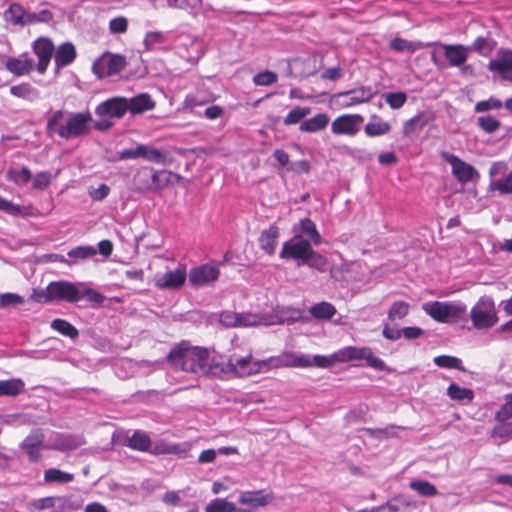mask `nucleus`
<instances>
[{
    "label": "nucleus",
    "instance_id": "f257e3e1",
    "mask_svg": "<svg viewBox=\"0 0 512 512\" xmlns=\"http://www.w3.org/2000/svg\"><path fill=\"white\" fill-rule=\"evenodd\" d=\"M167 360L173 368L197 376H221L225 370L214 351L193 346L187 341L176 344L168 353Z\"/></svg>",
    "mask_w": 512,
    "mask_h": 512
},
{
    "label": "nucleus",
    "instance_id": "f03ea898",
    "mask_svg": "<svg viewBox=\"0 0 512 512\" xmlns=\"http://www.w3.org/2000/svg\"><path fill=\"white\" fill-rule=\"evenodd\" d=\"M91 122L92 114L89 110L76 113L57 110L47 119L46 131L51 137L58 135L62 139L70 140L87 135Z\"/></svg>",
    "mask_w": 512,
    "mask_h": 512
},
{
    "label": "nucleus",
    "instance_id": "7ed1b4c3",
    "mask_svg": "<svg viewBox=\"0 0 512 512\" xmlns=\"http://www.w3.org/2000/svg\"><path fill=\"white\" fill-rule=\"evenodd\" d=\"M317 360L319 361L317 363V367L319 368H328L335 363L365 360L367 366L375 370L384 371L387 369L385 362L374 355L372 349L369 347L347 346L337 350L331 355H320Z\"/></svg>",
    "mask_w": 512,
    "mask_h": 512
},
{
    "label": "nucleus",
    "instance_id": "20e7f679",
    "mask_svg": "<svg viewBox=\"0 0 512 512\" xmlns=\"http://www.w3.org/2000/svg\"><path fill=\"white\" fill-rule=\"evenodd\" d=\"M82 444L81 439L57 435V442L45 445L41 430H34L21 443V448L27 453L29 460L36 462L41 458L42 449L71 450Z\"/></svg>",
    "mask_w": 512,
    "mask_h": 512
},
{
    "label": "nucleus",
    "instance_id": "39448f33",
    "mask_svg": "<svg viewBox=\"0 0 512 512\" xmlns=\"http://www.w3.org/2000/svg\"><path fill=\"white\" fill-rule=\"evenodd\" d=\"M299 316V312L291 308L277 307L268 312H240L239 327H260L283 324L289 319Z\"/></svg>",
    "mask_w": 512,
    "mask_h": 512
},
{
    "label": "nucleus",
    "instance_id": "423d86ee",
    "mask_svg": "<svg viewBox=\"0 0 512 512\" xmlns=\"http://www.w3.org/2000/svg\"><path fill=\"white\" fill-rule=\"evenodd\" d=\"M423 311L440 323L458 321L466 312V306L456 302L432 301L422 305Z\"/></svg>",
    "mask_w": 512,
    "mask_h": 512
},
{
    "label": "nucleus",
    "instance_id": "0eeeda50",
    "mask_svg": "<svg viewBox=\"0 0 512 512\" xmlns=\"http://www.w3.org/2000/svg\"><path fill=\"white\" fill-rule=\"evenodd\" d=\"M470 318L474 328L488 329L498 321L497 311L493 299L489 296L481 297L470 311Z\"/></svg>",
    "mask_w": 512,
    "mask_h": 512
},
{
    "label": "nucleus",
    "instance_id": "6e6552de",
    "mask_svg": "<svg viewBox=\"0 0 512 512\" xmlns=\"http://www.w3.org/2000/svg\"><path fill=\"white\" fill-rule=\"evenodd\" d=\"M223 374L231 373L234 376L246 377L259 372L268 370V361L254 360L251 355L244 357H230L228 363L224 365Z\"/></svg>",
    "mask_w": 512,
    "mask_h": 512
},
{
    "label": "nucleus",
    "instance_id": "1a4fd4ad",
    "mask_svg": "<svg viewBox=\"0 0 512 512\" xmlns=\"http://www.w3.org/2000/svg\"><path fill=\"white\" fill-rule=\"evenodd\" d=\"M374 97V92L369 86H361L355 89L338 92L331 96L330 102L339 109H347L367 103Z\"/></svg>",
    "mask_w": 512,
    "mask_h": 512
},
{
    "label": "nucleus",
    "instance_id": "9d476101",
    "mask_svg": "<svg viewBox=\"0 0 512 512\" xmlns=\"http://www.w3.org/2000/svg\"><path fill=\"white\" fill-rule=\"evenodd\" d=\"M320 355L310 356L303 353H296L292 351H286L282 354L266 359L268 361V369L270 367H295V368H308L317 367L319 362L317 359Z\"/></svg>",
    "mask_w": 512,
    "mask_h": 512
},
{
    "label": "nucleus",
    "instance_id": "9b49d317",
    "mask_svg": "<svg viewBox=\"0 0 512 512\" xmlns=\"http://www.w3.org/2000/svg\"><path fill=\"white\" fill-rule=\"evenodd\" d=\"M81 502L72 495L49 496L35 499L32 506L39 511L51 509L53 512H71L81 508Z\"/></svg>",
    "mask_w": 512,
    "mask_h": 512
},
{
    "label": "nucleus",
    "instance_id": "f8f14e48",
    "mask_svg": "<svg viewBox=\"0 0 512 512\" xmlns=\"http://www.w3.org/2000/svg\"><path fill=\"white\" fill-rule=\"evenodd\" d=\"M187 279V270L185 265H178L174 270L164 273H157L154 276V285L159 289L178 290Z\"/></svg>",
    "mask_w": 512,
    "mask_h": 512
},
{
    "label": "nucleus",
    "instance_id": "ddd939ff",
    "mask_svg": "<svg viewBox=\"0 0 512 512\" xmlns=\"http://www.w3.org/2000/svg\"><path fill=\"white\" fill-rule=\"evenodd\" d=\"M125 65V57L107 53L93 63L92 69L98 77L104 78L119 73Z\"/></svg>",
    "mask_w": 512,
    "mask_h": 512
},
{
    "label": "nucleus",
    "instance_id": "4468645a",
    "mask_svg": "<svg viewBox=\"0 0 512 512\" xmlns=\"http://www.w3.org/2000/svg\"><path fill=\"white\" fill-rule=\"evenodd\" d=\"M441 157L450 164L452 175L459 182L467 183L479 177L477 170L472 165L461 160L458 156L448 152H442Z\"/></svg>",
    "mask_w": 512,
    "mask_h": 512
},
{
    "label": "nucleus",
    "instance_id": "2eb2a0df",
    "mask_svg": "<svg viewBox=\"0 0 512 512\" xmlns=\"http://www.w3.org/2000/svg\"><path fill=\"white\" fill-rule=\"evenodd\" d=\"M364 117L360 114H343L335 118L331 123V132L334 135H346L353 137L358 134Z\"/></svg>",
    "mask_w": 512,
    "mask_h": 512
},
{
    "label": "nucleus",
    "instance_id": "dca6fc26",
    "mask_svg": "<svg viewBox=\"0 0 512 512\" xmlns=\"http://www.w3.org/2000/svg\"><path fill=\"white\" fill-rule=\"evenodd\" d=\"M507 171V164L499 161L494 162L489 169V176L491 181L489 187L493 191H498L501 194H512V170L501 178H496L500 174Z\"/></svg>",
    "mask_w": 512,
    "mask_h": 512
},
{
    "label": "nucleus",
    "instance_id": "f3484780",
    "mask_svg": "<svg viewBox=\"0 0 512 512\" xmlns=\"http://www.w3.org/2000/svg\"><path fill=\"white\" fill-rule=\"evenodd\" d=\"M274 499L272 493L265 490L242 491L239 494L238 501L246 509H238V512H254L256 509L265 507Z\"/></svg>",
    "mask_w": 512,
    "mask_h": 512
},
{
    "label": "nucleus",
    "instance_id": "a211bd4d",
    "mask_svg": "<svg viewBox=\"0 0 512 512\" xmlns=\"http://www.w3.org/2000/svg\"><path fill=\"white\" fill-rule=\"evenodd\" d=\"M311 251L312 244H310L309 241L295 239L294 237L283 244L279 256L282 259L300 260L304 263L309 254L311 255Z\"/></svg>",
    "mask_w": 512,
    "mask_h": 512
},
{
    "label": "nucleus",
    "instance_id": "6ab92c4d",
    "mask_svg": "<svg viewBox=\"0 0 512 512\" xmlns=\"http://www.w3.org/2000/svg\"><path fill=\"white\" fill-rule=\"evenodd\" d=\"M50 290L53 302L66 301L70 303L80 300V292L78 291V283L69 281H53L50 283Z\"/></svg>",
    "mask_w": 512,
    "mask_h": 512
},
{
    "label": "nucleus",
    "instance_id": "aec40b11",
    "mask_svg": "<svg viewBox=\"0 0 512 512\" xmlns=\"http://www.w3.org/2000/svg\"><path fill=\"white\" fill-rule=\"evenodd\" d=\"M172 177H175V174L170 171H148L143 169L138 172V179L145 178L147 183L140 185L138 191L145 192L162 189L171 181Z\"/></svg>",
    "mask_w": 512,
    "mask_h": 512
},
{
    "label": "nucleus",
    "instance_id": "412c9836",
    "mask_svg": "<svg viewBox=\"0 0 512 512\" xmlns=\"http://www.w3.org/2000/svg\"><path fill=\"white\" fill-rule=\"evenodd\" d=\"M488 69L503 80L512 81V50L500 49L496 57L489 61Z\"/></svg>",
    "mask_w": 512,
    "mask_h": 512
},
{
    "label": "nucleus",
    "instance_id": "4be33fe9",
    "mask_svg": "<svg viewBox=\"0 0 512 512\" xmlns=\"http://www.w3.org/2000/svg\"><path fill=\"white\" fill-rule=\"evenodd\" d=\"M219 273L217 266L204 264L190 269L187 277L192 286L200 287L216 281Z\"/></svg>",
    "mask_w": 512,
    "mask_h": 512
},
{
    "label": "nucleus",
    "instance_id": "5701e85b",
    "mask_svg": "<svg viewBox=\"0 0 512 512\" xmlns=\"http://www.w3.org/2000/svg\"><path fill=\"white\" fill-rule=\"evenodd\" d=\"M126 112L128 110L125 97L110 98L100 103L95 109L99 117L121 118Z\"/></svg>",
    "mask_w": 512,
    "mask_h": 512
},
{
    "label": "nucleus",
    "instance_id": "b1692460",
    "mask_svg": "<svg viewBox=\"0 0 512 512\" xmlns=\"http://www.w3.org/2000/svg\"><path fill=\"white\" fill-rule=\"evenodd\" d=\"M293 234L295 239L309 241L312 245H319L322 242V237L317 231L315 223L309 218H305L299 221L293 226Z\"/></svg>",
    "mask_w": 512,
    "mask_h": 512
},
{
    "label": "nucleus",
    "instance_id": "393cba45",
    "mask_svg": "<svg viewBox=\"0 0 512 512\" xmlns=\"http://www.w3.org/2000/svg\"><path fill=\"white\" fill-rule=\"evenodd\" d=\"M33 51L38 57L37 71L44 74L52 58L54 46L49 39L39 38L33 44Z\"/></svg>",
    "mask_w": 512,
    "mask_h": 512
},
{
    "label": "nucleus",
    "instance_id": "a878e982",
    "mask_svg": "<svg viewBox=\"0 0 512 512\" xmlns=\"http://www.w3.org/2000/svg\"><path fill=\"white\" fill-rule=\"evenodd\" d=\"M440 46L449 65L452 67L463 65L471 53V48L461 44H440Z\"/></svg>",
    "mask_w": 512,
    "mask_h": 512
},
{
    "label": "nucleus",
    "instance_id": "bb28decb",
    "mask_svg": "<svg viewBox=\"0 0 512 512\" xmlns=\"http://www.w3.org/2000/svg\"><path fill=\"white\" fill-rule=\"evenodd\" d=\"M6 69L15 76L29 74L34 69V60L23 53L18 57H10L5 62Z\"/></svg>",
    "mask_w": 512,
    "mask_h": 512
},
{
    "label": "nucleus",
    "instance_id": "cd10ccee",
    "mask_svg": "<svg viewBox=\"0 0 512 512\" xmlns=\"http://www.w3.org/2000/svg\"><path fill=\"white\" fill-rule=\"evenodd\" d=\"M127 110L131 114H141L155 108V102L148 93H140L132 98H126Z\"/></svg>",
    "mask_w": 512,
    "mask_h": 512
},
{
    "label": "nucleus",
    "instance_id": "c85d7f7f",
    "mask_svg": "<svg viewBox=\"0 0 512 512\" xmlns=\"http://www.w3.org/2000/svg\"><path fill=\"white\" fill-rule=\"evenodd\" d=\"M330 122L326 113H318L315 116L305 119L300 123L299 130L304 133H316L324 130Z\"/></svg>",
    "mask_w": 512,
    "mask_h": 512
},
{
    "label": "nucleus",
    "instance_id": "c756f323",
    "mask_svg": "<svg viewBox=\"0 0 512 512\" xmlns=\"http://www.w3.org/2000/svg\"><path fill=\"white\" fill-rule=\"evenodd\" d=\"M390 130L391 125L376 114L370 117L368 123L364 127V132L368 137L386 135Z\"/></svg>",
    "mask_w": 512,
    "mask_h": 512
},
{
    "label": "nucleus",
    "instance_id": "7c9ffc66",
    "mask_svg": "<svg viewBox=\"0 0 512 512\" xmlns=\"http://www.w3.org/2000/svg\"><path fill=\"white\" fill-rule=\"evenodd\" d=\"M279 237V230L276 226H270L264 230L259 237V244L263 251L267 254H274Z\"/></svg>",
    "mask_w": 512,
    "mask_h": 512
},
{
    "label": "nucleus",
    "instance_id": "2f4dec72",
    "mask_svg": "<svg viewBox=\"0 0 512 512\" xmlns=\"http://www.w3.org/2000/svg\"><path fill=\"white\" fill-rule=\"evenodd\" d=\"M9 91L13 96L29 102H35L40 98V92L26 82L11 86Z\"/></svg>",
    "mask_w": 512,
    "mask_h": 512
},
{
    "label": "nucleus",
    "instance_id": "473e14b6",
    "mask_svg": "<svg viewBox=\"0 0 512 512\" xmlns=\"http://www.w3.org/2000/svg\"><path fill=\"white\" fill-rule=\"evenodd\" d=\"M168 153L157 149L150 145L140 144V158L156 163L165 164L167 162Z\"/></svg>",
    "mask_w": 512,
    "mask_h": 512
},
{
    "label": "nucleus",
    "instance_id": "72a5a7b5",
    "mask_svg": "<svg viewBox=\"0 0 512 512\" xmlns=\"http://www.w3.org/2000/svg\"><path fill=\"white\" fill-rule=\"evenodd\" d=\"M76 57L75 47L70 43L62 44L55 54V64L58 68L69 65Z\"/></svg>",
    "mask_w": 512,
    "mask_h": 512
},
{
    "label": "nucleus",
    "instance_id": "f704fd0d",
    "mask_svg": "<svg viewBox=\"0 0 512 512\" xmlns=\"http://www.w3.org/2000/svg\"><path fill=\"white\" fill-rule=\"evenodd\" d=\"M151 444L152 442L148 434L140 430L135 431L127 442L128 447L142 452L149 451Z\"/></svg>",
    "mask_w": 512,
    "mask_h": 512
},
{
    "label": "nucleus",
    "instance_id": "c9c22d12",
    "mask_svg": "<svg viewBox=\"0 0 512 512\" xmlns=\"http://www.w3.org/2000/svg\"><path fill=\"white\" fill-rule=\"evenodd\" d=\"M312 317L319 320H330L336 314V308L329 302H320L310 307Z\"/></svg>",
    "mask_w": 512,
    "mask_h": 512
},
{
    "label": "nucleus",
    "instance_id": "e433bc0d",
    "mask_svg": "<svg viewBox=\"0 0 512 512\" xmlns=\"http://www.w3.org/2000/svg\"><path fill=\"white\" fill-rule=\"evenodd\" d=\"M21 379L0 380V396L15 397L24 391Z\"/></svg>",
    "mask_w": 512,
    "mask_h": 512
},
{
    "label": "nucleus",
    "instance_id": "4c0bfd02",
    "mask_svg": "<svg viewBox=\"0 0 512 512\" xmlns=\"http://www.w3.org/2000/svg\"><path fill=\"white\" fill-rule=\"evenodd\" d=\"M26 16L27 12L19 4L10 5V7L4 12L5 20L14 25L25 26Z\"/></svg>",
    "mask_w": 512,
    "mask_h": 512
},
{
    "label": "nucleus",
    "instance_id": "58836bf2",
    "mask_svg": "<svg viewBox=\"0 0 512 512\" xmlns=\"http://www.w3.org/2000/svg\"><path fill=\"white\" fill-rule=\"evenodd\" d=\"M429 120V117L424 113L414 116L404 123L403 134L407 137L411 136L417 131L422 130L428 124Z\"/></svg>",
    "mask_w": 512,
    "mask_h": 512
},
{
    "label": "nucleus",
    "instance_id": "ea45409f",
    "mask_svg": "<svg viewBox=\"0 0 512 512\" xmlns=\"http://www.w3.org/2000/svg\"><path fill=\"white\" fill-rule=\"evenodd\" d=\"M447 395L455 401L459 402H471L474 398L473 390L465 387H461L455 383H452L447 388Z\"/></svg>",
    "mask_w": 512,
    "mask_h": 512
},
{
    "label": "nucleus",
    "instance_id": "a19ab883",
    "mask_svg": "<svg viewBox=\"0 0 512 512\" xmlns=\"http://www.w3.org/2000/svg\"><path fill=\"white\" fill-rule=\"evenodd\" d=\"M410 505L411 502L409 500L400 496L387 502L385 505L373 508L371 512H406Z\"/></svg>",
    "mask_w": 512,
    "mask_h": 512
},
{
    "label": "nucleus",
    "instance_id": "79ce46f5",
    "mask_svg": "<svg viewBox=\"0 0 512 512\" xmlns=\"http://www.w3.org/2000/svg\"><path fill=\"white\" fill-rule=\"evenodd\" d=\"M149 2L156 8L162 9L166 7L171 8H195L200 5V0H149Z\"/></svg>",
    "mask_w": 512,
    "mask_h": 512
},
{
    "label": "nucleus",
    "instance_id": "37998d69",
    "mask_svg": "<svg viewBox=\"0 0 512 512\" xmlns=\"http://www.w3.org/2000/svg\"><path fill=\"white\" fill-rule=\"evenodd\" d=\"M6 179L18 186H23L32 179V174L28 167H22L20 169L10 168L6 172Z\"/></svg>",
    "mask_w": 512,
    "mask_h": 512
},
{
    "label": "nucleus",
    "instance_id": "c03bdc74",
    "mask_svg": "<svg viewBox=\"0 0 512 512\" xmlns=\"http://www.w3.org/2000/svg\"><path fill=\"white\" fill-rule=\"evenodd\" d=\"M188 448L183 447L180 444H171L164 441L158 442L151 453L153 454H177L186 456Z\"/></svg>",
    "mask_w": 512,
    "mask_h": 512
},
{
    "label": "nucleus",
    "instance_id": "a18cd8bd",
    "mask_svg": "<svg viewBox=\"0 0 512 512\" xmlns=\"http://www.w3.org/2000/svg\"><path fill=\"white\" fill-rule=\"evenodd\" d=\"M205 512H238L237 506L224 498H216L205 507Z\"/></svg>",
    "mask_w": 512,
    "mask_h": 512
},
{
    "label": "nucleus",
    "instance_id": "49530a36",
    "mask_svg": "<svg viewBox=\"0 0 512 512\" xmlns=\"http://www.w3.org/2000/svg\"><path fill=\"white\" fill-rule=\"evenodd\" d=\"M410 488L424 497H433L438 491L435 485L425 480H413L409 484Z\"/></svg>",
    "mask_w": 512,
    "mask_h": 512
},
{
    "label": "nucleus",
    "instance_id": "de8ad7c7",
    "mask_svg": "<svg viewBox=\"0 0 512 512\" xmlns=\"http://www.w3.org/2000/svg\"><path fill=\"white\" fill-rule=\"evenodd\" d=\"M51 328L60 334L74 339L78 336V330L68 321L64 319H54L51 322Z\"/></svg>",
    "mask_w": 512,
    "mask_h": 512
},
{
    "label": "nucleus",
    "instance_id": "09e8293b",
    "mask_svg": "<svg viewBox=\"0 0 512 512\" xmlns=\"http://www.w3.org/2000/svg\"><path fill=\"white\" fill-rule=\"evenodd\" d=\"M310 113V107H295L285 116L283 123L286 126L295 125L305 120Z\"/></svg>",
    "mask_w": 512,
    "mask_h": 512
},
{
    "label": "nucleus",
    "instance_id": "8fccbe9b",
    "mask_svg": "<svg viewBox=\"0 0 512 512\" xmlns=\"http://www.w3.org/2000/svg\"><path fill=\"white\" fill-rule=\"evenodd\" d=\"M44 480L46 482L69 483L74 480V475L56 468H51L45 471Z\"/></svg>",
    "mask_w": 512,
    "mask_h": 512
},
{
    "label": "nucleus",
    "instance_id": "3c124183",
    "mask_svg": "<svg viewBox=\"0 0 512 512\" xmlns=\"http://www.w3.org/2000/svg\"><path fill=\"white\" fill-rule=\"evenodd\" d=\"M434 363L441 368L448 369H457L459 371H465V368L462 365L461 359L450 356V355H440L434 358Z\"/></svg>",
    "mask_w": 512,
    "mask_h": 512
},
{
    "label": "nucleus",
    "instance_id": "603ef678",
    "mask_svg": "<svg viewBox=\"0 0 512 512\" xmlns=\"http://www.w3.org/2000/svg\"><path fill=\"white\" fill-rule=\"evenodd\" d=\"M410 310V305L404 301H396L394 302L388 312V319L391 321L401 320L406 315H408Z\"/></svg>",
    "mask_w": 512,
    "mask_h": 512
},
{
    "label": "nucleus",
    "instance_id": "864d4df0",
    "mask_svg": "<svg viewBox=\"0 0 512 512\" xmlns=\"http://www.w3.org/2000/svg\"><path fill=\"white\" fill-rule=\"evenodd\" d=\"M304 264L320 272H324L328 265V259L312 249L311 255L309 254Z\"/></svg>",
    "mask_w": 512,
    "mask_h": 512
},
{
    "label": "nucleus",
    "instance_id": "5fc2aeb1",
    "mask_svg": "<svg viewBox=\"0 0 512 512\" xmlns=\"http://www.w3.org/2000/svg\"><path fill=\"white\" fill-rule=\"evenodd\" d=\"M166 35L161 31H150L145 34L144 45L147 50H154L166 41Z\"/></svg>",
    "mask_w": 512,
    "mask_h": 512
},
{
    "label": "nucleus",
    "instance_id": "6e6d98bb",
    "mask_svg": "<svg viewBox=\"0 0 512 512\" xmlns=\"http://www.w3.org/2000/svg\"><path fill=\"white\" fill-rule=\"evenodd\" d=\"M78 291L80 292V299L85 297L88 301L98 304L104 301V296L96 290L88 287L86 283L79 282Z\"/></svg>",
    "mask_w": 512,
    "mask_h": 512
},
{
    "label": "nucleus",
    "instance_id": "4d7b16f0",
    "mask_svg": "<svg viewBox=\"0 0 512 512\" xmlns=\"http://www.w3.org/2000/svg\"><path fill=\"white\" fill-rule=\"evenodd\" d=\"M53 14L48 9H43L39 12H27L26 25H33L37 23H47L52 20Z\"/></svg>",
    "mask_w": 512,
    "mask_h": 512
},
{
    "label": "nucleus",
    "instance_id": "13d9d810",
    "mask_svg": "<svg viewBox=\"0 0 512 512\" xmlns=\"http://www.w3.org/2000/svg\"><path fill=\"white\" fill-rule=\"evenodd\" d=\"M25 299L23 296L16 293H2L0 294V308L17 307L23 305Z\"/></svg>",
    "mask_w": 512,
    "mask_h": 512
},
{
    "label": "nucleus",
    "instance_id": "bf43d9fd",
    "mask_svg": "<svg viewBox=\"0 0 512 512\" xmlns=\"http://www.w3.org/2000/svg\"><path fill=\"white\" fill-rule=\"evenodd\" d=\"M477 125L486 133H494L500 128L501 123L496 118L486 115L477 119Z\"/></svg>",
    "mask_w": 512,
    "mask_h": 512
},
{
    "label": "nucleus",
    "instance_id": "052dcab7",
    "mask_svg": "<svg viewBox=\"0 0 512 512\" xmlns=\"http://www.w3.org/2000/svg\"><path fill=\"white\" fill-rule=\"evenodd\" d=\"M471 51H476L481 55L487 56L494 48L492 41L485 37H477L471 46Z\"/></svg>",
    "mask_w": 512,
    "mask_h": 512
},
{
    "label": "nucleus",
    "instance_id": "680f3d73",
    "mask_svg": "<svg viewBox=\"0 0 512 512\" xmlns=\"http://www.w3.org/2000/svg\"><path fill=\"white\" fill-rule=\"evenodd\" d=\"M240 313L223 311L219 314V322L227 328L239 327Z\"/></svg>",
    "mask_w": 512,
    "mask_h": 512
},
{
    "label": "nucleus",
    "instance_id": "e2e57ef3",
    "mask_svg": "<svg viewBox=\"0 0 512 512\" xmlns=\"http://www.w3.org/2000/svg\"><path fill=\"white\" fill-rule=\"evenodd\" d=\"M510 418H512V393L505 396V403L495 414V419L498 421H506Z\"/></svg>",
    "mask_w": 512,
    "mask_h": 512
},
{
    "label": "nucleus",
    "instance_id": "0e129e2a",
    "mask_svg": "<svg viewBox=\"0 0 512 512\" xmlns=\"http://www.w3.org/2000/svg\"><path fill=\"white\" fill-rule=\"evenodd\" d=\"M385 100L392 109L401 108L407 101V95L404 92H393L385 94Z\"/></svg>",
    "mask_w": 512,
    "mask_h": 512
},
{
    "label": "nucleus",
    "instance_id": "69168bd1",
    "mask_svg": "<svg viewBox=\"0 0 512 512\" xmlns=\"http://www.w3.org/2000/svg\"><path fill=\"white\" fill-rule=\"evenodd\" d=\"M502 107V102L494 97H490L487 100L479 101L475 105V111L483 113L489 110H496Z\"/></svg>",
    "mask_w": 512,
    "mask_h": 512
},
{
    "label": "nucleus",
    "instance_id": "338daca9",
    "mask_svg": "<svg viewBox=\"0 0 512 512\" xmlns=\"http://www.w3.org/2000/svg\"><path fill=\"white\" fill-rule=\"evenodd\" d=\"M277 81V75L269 70L260 72L253 77V82L258 86H269Z\"/></svg>",
    "mask_w": 512,
    "mask_h": 512
},
{
    "label": "nucleus",
    "instance_id": "774afa93",
    "mask_svg": "<svg viewBox=\"0 0 512 512\" xmlns=\"http://www.w3.org/2000/svg\"><path fill=\"white\" fill-rule=\"evenodd\" d=\"M97 251L92 246H78L68 252V256L72 258L86 259L96 255Z\"/></svg>",
    "mask_w": 512,
    "mask_h": 512
}]
</instances>
